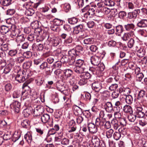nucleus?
<instances>
[{
    "label": "nucleus",
    "mask_w": 147,
    "mask_h": 147,
    "mask_svg": "<svg viewBox=\"0 0 147 147\" xmlns=\"http://www.w3.org/2000/svg\"><path fill=\"white\" fill-rule=\"evenodd\" d=\"M76 66L74 67V70L76 73H81L85 71L86 65L84 61L81 59H77L76 61Z\"/></svg>",
    "instance_id": "1"
},
{
    "label": "nucleus",
    "mask_w": 147,
    "mask_h": 147,
    "mask_svg": "<svg viewBox=\"0 0 147 147\" xmlns=\"http://www.w3.org/2000/svg\"><path fill=\"white\" fill-rule=\"evenodd\" d=\"M137 102H140L144 106H145L147 103V95L146 94V92L144 90L139 91L138 96L136 98Z\"/></svg>",
    "instance_id": "2"
},
{
    "label": "nucleus",
    "mask_w": 147,
    "mask_h": 147,
    "mask_svg": "<svg viewBox=\"0 0 147 147\" xmlns=\"http://www.w3.org/2000/svg\"><path fill=\"white\" fill-rule=\"evenodd\" d=\"M10 29L13 31V33L18 31V29H17L16 26L14 25H13L10 27L5 25L1 26L0 27V32L2 34L4 35L9 32Z\"/></svg>",
    "instance_id": "3"
},
{
    "label": "nucleus",
    "mask_w": 147,
    "mask_h": 147,
    "mask_svg": "<svg viewBox=\"0 0 147 147\" xmlns=\"http://www.w3.org/2000/svg\"><path fill=\"white\" fill-rule=\"evenodd\" d=\"M21 72V71L19 72L15 77L16 80L20 83L23 82L26 79L30 76V75L27 71L25 72L24 71L22 73Z\"/></svg>",
    "instance_id": "4"
},
{
    "label": "nucleus",
    "mask_w": 147,
    "mask_h": 147,
    "mask_svg": "<svg viewBox=\"0 0 147 147\" xmlns=\"http://www.w3.org/2000/svg\"><path fill=\"white\" fill-rule=\"evenodd\" d=\"M73 73V71L69 69H64L63 71V74L64 75V76L62 77V78L63 81L67 80L69 78H70L74 76Z\"/></svg>",
    "instance_id": "5"
},
{
    "label": "nucleus",
    "mask_w": 147,
    "mask_h": 147,
    "mask_svg": "<svg viewBox=\"0 0 147 147\" xmlns=\"http://www.w3.org/2000/svg\"><path fill=\"white\" fill-rule=\"evenodd\" d=\"M44 111L45 109L42 106L38 105L34 109L33 114L34 116H38L42 114Z\"/></svg>",
    "instance_id": "6"
},
{
    "label": "nucleus",
    "mask_w": 147,
    "mask_h": 147,
    "mask_svg": "<svg viewBox=\"0 0 147 147\" xmlns=\"http://www.w3.org/2000/svg\"><path fill=\"white\" fill-rule=\"evenodd\" d=\"M135 48L137 51V56L141 57H143L146 53L145 49L143 47H141L139 44L136 45Z\"/></svg>",
    "instance_id": "7"
},
{
    "label": "nucleus",
    "mask_w": 147,
    "mask_h": 147,
    "mask_svg": "<svg viewBox=\"0 0 147 147\" xmlns=\"http://www.w3.org/2000/svg\"><path fill=\"white\" fill-rule=\"evenodd\" d=\"M35 129L37 134L34 136L33 139L36 142L39 141L40 140V136L45 134L44 130L39 127L36 128Z\"/></svg>",
    "instance_id": "8"
},
{
    "label": "nucleus",
    "mask_w": 147,
    "mask_h": 147,
    "mask_svg": "<svg viewBox=\"0 0 147 147\" xmlns=\"http://www.w3.org/2000/svg\"><path fill=\"white\" fill-rule=\"evenodd\" d=\"M61 37L63 39H65L64 42L66 44L71 43L73 42V39L70 35H68L66 33H63L61 35Z\"/></svg>",
    "instance_id": "9"
},
{
    "label": "nucleus",
    "mask_w": 147,
    "mask_h": 147,
    "mask_svg": "<svg viewBox=\"0 0 147 147\" xmlns=\"http://www.w3.org/2000/svg\"><path fill=\"white\" fill-rule=\"evenodd\" d=\"M20 105L21 104L19 102L15 101L10 105V107L13 110L15 113H17L20 111Z\"/></svg>",
    "instance_id": "10"
},
{
    "label": "nucleus",
    "mask_w": 147,
    "mask_h": 147,
    "mask_svg": "<svg viewBox=\"0 0 147 147\" xmlns=\"http://www.w3.org/2000/svg\"><path fill=\"white\" fill-rule=\"evenodd\" d=\"M90 60L92 65L94 66H98L100 62V57L96 55L91 57Z\"/></svg>",
    "instance_id": "11"
},
{
    "label": "nucleus",
    "mask_w": 147,
    "mask_h": 147,
    "mask_svg": "<svg viewBox=\"0 0 147 147\" xmlns=\"http://www.w3.org/2000/svg\"><path fill=\"white\" fill-rule=\"evenodd\" d=\"M88 129L89 132L93 134L96 133L98 131L97 125L92 123H88Z\"/></svg>",
    "instance_id": "12"
},
{
    "label": "nucleus",
    "mask_w": 147,
    "mask_h": 147,
    "mask_svg": "<svg viewBox=\"0 0 147 147\" xmlns=\"http://www.w3.org/2000/svg\"><path fill=\"white\" fill-rule=\"evenodd\" d=\"M47 41L52 44L53 46L56 47L59 44L60 40L58 37H53L51 38L48 37L47 38Z\"/></svg>",
    "instance_id": "13"
},
{
    "label": "nucleus",
    "mask_w": 147,
    "mask_h": 147,
    "mask_svg": "<svg viewBox=\"0 0 147 147\" xmlns=\"http://www.w3.org/2000/svg\"><path fill=\"white\" fill-rule=\"evenodd\" d=\"M139 9H136L131 12H129L128 14V17L130 19H135L136 18L137 15L140 13Z\"/></svg>",
    "instance_id": "14"
},
{
    "label": "nucleus",
    "mask_w": 147,
    "mask_h": 147,
    "mask_svg": "<svg viewBox=\"0 0 147 147\" xmlns=\"http://www.w3.org/2000/svg\"><path fill=\"white\" fill-rule=\"evenodd\" d=\"M92 88L96 91L98 92L102 88V84L100 82H95L92 84Z\"/></svg>",
    "instance_id": "15"
},
{
    "label": "nucleus",
    "mask_w": 147,
    "mask_h": 147,
    "mask_svg": "<svg viewBox=\"0 0 147 147\" xmlns=\"http://www.w3.org/2000/svg\"><path fill=\"white\" fill-rule=\"evenodd\" d=\"M134 36V31H130L128 32L125 33L122 38L124 41H127L130 37H133Z\"/></svg>",
    "instance_id": "16"
},
{
    "label": "nucleus",
    "mask_w": 147,
    "mask_h": 147,
    "mask_svg": "<svg viewBox=\"0 0 147 147\" xmlns=\"http://www.w3.org/2000/svg\"><path fill=\"white\" fill-rule=\"evenodd\" d=\"M92 142L94 147H98L100 144V140L98 137L95 136H93L92 138Z\"/></svg>",
    "instance_id": "17"
},
{
    "label": "nucleus",
    "mask_w": 147,
    "mask_h": 147,
    "mask_svg": "<svg viewBox=\"0 0 147 147\" xmlns=\"http://www.w3.org/2000/svg\"><path fill=\"white\" fill-rule=\"evenodd\" d=\"M104 107L105 110L108 112L111 113L113 110V105L111 102H107L105 104Z\"/></svg>",
    "instance_id": "18"
},
{
    "label": "nucleus",
    "mask_w": 147,
    "mask_h": 147,
    "mask_svg": "<svg viewBox=\"0 0 147 147\" xmlns=\"http://www.w3.org/2000/svg\"><path fill=\"white\" fill-rule=\"evenodd\" d=\"M73 109L75 115L78 116L81 115L82 113V109L79 107L74 105L73 107Z\"/></svg>",
    "instance_id": "19"
},
{
    "label": "nucleus",
    "mask_w": 147,
    "mask_h": 147,
    "mask_svg": "<svg viewBox=\"0 0 147 147\" xmlns=\"http://www.w3.org/2000/svg\"><path fill=\"white\" fill-rule=\"evenodd\" d=\"M8 49V44L4 43L3 40L0 38V50L2 51H6Z\"/></svg>",
    "instance_id": "20"
},
{
    "label": "nucleus",
    "mask_w": 147,
    "mask_h": 147,
    "mask_svg": "<svg viewBox=\"0 0 147 147\" xmlns=\"http://www.w3.org/2000/svg\"><path fill=\"white\" fill-rule=\"evenodd\" d=\"M18 31L14 33L15 34H14L13 33H12L13 36H16V41L18 43H20L24 41L25 40L24 35L23 34L18 35V34H17V35L16 36V33Z\"/></svg>",
    "instance_id": "21"
},
{
    "label": "nucleus",
    "mask_w": 147,
    "mask_h": 147,
    "mask_svg": "<svg viewBox=\"0 0 147 147\" xmlns=\"http://www.w3.org/2000/svg\"><path fill=\"white\" fill-rule=\"evenodd\" d=\"M95 14V9L92 7H90L88 11L84 14V16L85 18H87L88 16H92L94 15Z\"/></svg>",
    "instance_id": "22"
},
{
    "label": "nucleus",
    "mask_w": 147,
    "mask_h": 147,
    "mask_svg": "<svg viewBox=\"0 0 147 147\" xmlns=\"http://www.w3.org/2000/svg\"><path fill=\"white\" fill-rule=\"evenodd\" d=\"M32 132L28 131L24 136V138L28 143H30L32 140Z\"/></svg>",
    "instance_id": "23"
},
{
    "label": "nucleus",
    "mask_w": 147,
    "mask_h": 147,
    "mask_svg": "<svg viewBox=\"0 0 147 147\" xmlns=\"http://www.w3.org/2000/svg\"><path fill=\"white\" fill-rule=\"evenodd\" d=\"M77 74H80L79 76L81 78H83L87 80L90 77V74L88 72H85L84 71H83L81 73H77Z\"/></svg>",
    "instance_id": "24"
},
{
    "label": "nucleus",
    "mask_w": 147,
    "mask_h": 147,
    "mask_svg": "<svg viewBox=\"0 0 147 147\" xmlns=\"http://www.w3.org/2000/svg\"><path fill=\"white\" fill-rule=\"evenodd\" d=\"M69 55L71 56L77 57L79 56V53L75 49H72L68 51Z\"/></svg>",
    "instance_id": "25"
},
{
    "label": "nucleus",
    "mask_w": 147,
    "mask_h": 147,
    "mask_svg": "<svg viewBox=\"0 0 147 147\" xmlns=\"http://www.w3.org/2000/svg\"><path fill=\"white\" fill-rule=\"evenodd\" d=\"M125 30L128 31H133V30H134L135 25L133 23L127 24L124 26Z\"/></svg>",
    "instance_id": "26"
},
{
    "label": "nucleus",
    "mask_w": 147,
    "mask_h": 147,
    "mask_svg": "<svg viewBox=\"0 0 147 147\" xmlns=\"http://www.w3.org/2000/svg\"><path fill=\"white\" fill-rule=\"evenodd\" d=\"M137 26L140 28H144L147 26V20H142L137 24Z\"/></svg>",
    "instance_id": "27"
},
{
    "label": "nucleus",
    "mask_w": 147,
    "mask_h": 147,
    "mask_svg": "<svg viewBox=\"0 0 147 147\" xmlns=\"http://www.w3.org/2000/svg\"><path fill=\"white\" fill-rule=\"evenodd\" d=\"M49 115L47 114L43 115L41 117V121L43 123H46L49 122Z\"/></svg>",
    "instance_id": "28"
},
{
    "label": "nucleus",
    "mask_w": 147,
    "mask_h": 147,
    "mask_svg": "<svg viewBox=\"0 0 147 147\" xmlns=\"http://www.w3.org/2000/svg\"><path fill=\"white\" fill-rule=\"evenodd\" d=\"M105 122L106 119H100L98 118L96 119L95 123L97 126H104Z\"/></svg>",
    "instance_id": "29"
},
{
    "label": "nucleus",
    "mask_w": 147,
    "mask_h": 147,
    "mask_svg": "<svg viewBox=\"0 0 147 147\" xmlns=\"http://www.w3.org/2000/svg\"><path fill=\"white\" fill-rule=\"evenodd\" d=\"M18 48L10 50L8 52V54L11 57H16L18 55Z\"/></svg>",
    "instance_id": "30"
},
{
    "label": "nucleus",
    "mask_w": 147,
    "mask_h": 147,
    "mask_svg": "<svg viewBox=\"0 0 147 147\" xmlns=\"http://www.w3.org/2000/svg\"><path fill=\"white\" fill-rule=\"evenodd\" d=\"M116 34L119 36L121 35L123 31V26L121 25H119L116 27Z\"/></svg>",
    "instance_id": "31"
},
{
    "label": "nucleus",
    "mask_w": 147,
    "mask_h": 147,
    "mask_svg": "<svg viewBox=\"0 0 147 147\" xmlns=\"http://www.w3.org/2000/svg\"><path fill=\"white\" fill-rule=\"evenodd\" d=\"M123 111L124 112L129 114L132 113V109L131 107L129 105H125L123 108Z\"/></svg>",
    "instance_id": "32"
},
{
    "label": "nucleus",
    "mask_w": 147,
    "mask_h": 147,
    "mask_svg": "<svg viewBox=\"0 0 147 147\" xmlns=\"http://www.w3.org/2000/svg\"><path fill=\"white\" fill-rule=\"evenodd\" d=\"M94 39L92 38H87L86 37L83 40L85 45H90L93 43Z\"/></svg>",
    "instance_id": "33"
},
{
    "label": "nucleus",
    "mask_w": 147,
    "mask_h": 147,
    "mask_svg": "<svg viewBox=\"0 0 147 147\" xmlns=\"http://www.w3.org/2000/svg\"><path fill=\"white\" fill-rule=\"evenodd\" d=\"M3 85L4 89L6 91L9 92L12 89V86L10 83L7 82H4Z\"/></svg>",
    "instance_id": "34"
},
{
    "label": "nucleus",
    "mask_w": 147,
    "mask_h": 147,
    "mask_svg": "<svg viewBox=\"0 0 147 147\" xmlns=\"http://www.w3.org/2000/svg\"><path fill=\"white\" fill-rule=\"evenodd\" d=\"M56 87L57 89L61 92L63 94H65L66 91L65 89V86L61 85L59 83H57L56 84Z\"/></svg>",
    "instance_id": "35"
},
{
    "label": "nucleus",
    "mask_w": 147,
    "mask_h": 147,
    "mask_svg": "<svg viewBox=\"0 0 147 147\" xmlns=\"http://www.w3.org/2000/svg\"><path fill=\"white\" fill-rule=\"evenodd\" d=\"M83 26L82 24H80L75 26L74 28V32L76 34H78L81 32L83 29Z\"/></svg>",
    "instance_id": "36"
},
{
    "label": "nucleus",
    "mask_w": 147,
    "mask_h": 147,
    "mask_svg": "<svg viewBox=\"0 0 147 147\" xmlns=\"http://www.w3.org/2000/svg\"><path fill=\"white\" fill-rule=\"evenodd\" d=\"M111 123L113 127L115 129H117L120 126L118 121L116 119H114L112 120Z\"/></svg>",
    "instance_id": "37"
},
{
    "label": "nucleus",
    "mask_w": 147,
    "mask_h": 147,
    "mask_svg": "<svg viewBox=\"0 0 147 147\" xmlns=\"http://www.w3.org/2000/svg\"><path fill=\"white\" fill-rule=\"evenodd\" d=\"M12 64L11 63H9L5 66L3 71V73L5 74H7L10 71L12 67Z\"/></svg>",
    "instance_id": "38"
},
{
    "label": "nucleus",
    "mask_w": 147,
    "mask_h": 147,
    "mask_svg": "<svg viewBox=\"0 0 147 147\" xmlns=\"http://www.w3.org/2000/svg\"><path fill=\"white\" fill-rule=\"evenodd\" d=\"M125 102L129 105L131 104L133 101V98L130 95L126 96L125 99Z\"/></svg>",
    "instance_id": "39"
},
{
    "label": "nucleus",
    "mask_w": 147,
    "mask_h": 147,
    "mask_svg": "<svg viewBox=\"0 0 147 147\" xmlns=\"http://www.w3.org/2000/svg\"><path fill=\"white\" fill-rule=\"evenodd\" d=\"M54 24L57 26L62 25L63 22V21L61 20L55 18L53 20Z\"/></svg>",
    "instance_id": "40"
},
{
    "label": "nucleus",
    "mask_w": 147,
    "mask_h": 147,
    "mask_svg": "<svg viewBox=\"0 0 147 147\" xmlns=\"http://www.w3.org/2000/svg\"><path fill=\"white\" fill-rule=\"evenodd\" d=\"M32 64V61H31L28 60V61L25 62L23 65V66L24 68L26 69H28L30 68Z\"/></svg>",
    "instance_id": "41"
},
{
    "label": "nucleus",
    "mask_w": 147,
    "mask_h": 147,
    "mask_svg": "<svg viewBox=\"0 0 147 147\" xmlns=\"http://www.w3.org/2000/svg\"><path fill=\"white\" fill-rule=\"evenodd\" d=\"M12 0H1L0 3L4 6H7L11 3Z\"/></svg>",
    "instance_id": "42"
},
{
    "label": "nucleus",
    "mask_w": 147,
    "mask_h": 147,
    "mask_svg": "<svg viewBox=\"0 0 147 147\" xmlns=\"http://www.w3.org/2000/svg\"><path fill=\"white\" fill-rule=\"evenodd\" d=\"M35 81L37 85L40 86L44 82V80L43 78L38 77L36 78L35 79Z\"/></svg>",
    "instance_id": "43"
},
{
    "label": "nucleus",
    "mask_w": 147,
    "mask_h": 147,
    "mask_svg": "<svg viewBox=\"0 0 147 147\" xmlns=\"http://www.w3.org/2000/svg\"><path fill=\"white\" fill-rule=\"evenodd\" d=\"M105 4L107 6L111 7L114 6L115 2L113 0H105Z\"/></svg>",
    "instance_id": "44"
},
{
    "label": "nucleus",
    "mask_w": 147,
    "mask_h": 147,
    "mask_svg": "<svg viewBox=\"0 0 147 147\" xmlns=\"http://www.w3.org/2000/svg\"><path fill=\"white\" fill-rule=\"evenodd\" d=\"M134 45V40L132 38H131L127 43L128 47L129 48H131Z\"/></svg>",
    "instance_id": "45"
},
{
    "label": "nucleus",
    "mask_w": 147,
    "mask_h": 147,
    "mask_svg": "<svg viewBox=\"0 0 147 147\" xmlns=\"http://www.w3.org/2000/svg\"><path fill=\"white\" fill-rule=\"evenodd\" d=\"M68 21L69 24L74 25L76 24L78 22V19L76 18L73 17L69 18Z\"/></svg>",
    "instance_id": "46"
},
{
    "label": "nucleus",
    "mask_w": 147,
    "mask_h": 147,
    "mask_svg": "<svg viewBox=\"0 0 147 147\" xmlns=\"http://www.w3.org/2000/svg\"><path fill=\"white\" fill-rule=\"evenodd\" d=\"M31 113L30 109H25L23 111V113L24 117H28Z\"/></svg>",
    "instance_id": "47"
},
{
    "label": "nucleus",
    "mask_w": 147,
    "mask_h": 147,
    "mask_svg": "<svg viewBox=\"0 0 147 147\" xmlns=\"http://www.w3.org/2000/svg\"><path fill=\"white\" fill-rule=\"evenodd\" d=\"M40 68L42 70H46L48 69L49 67L48 66L47 63L46 62H44L42 63L40 66Z\"/></svg>",
    "instance_id": "48"
},
{
    "label": "nucleus",
    "mask_w": 147,
    "mask_h": 147,
    "mask_svg": "<svg viewBox=\"0 0 147 147\" xmlns=\"http://www.w3.org/2000/svg\"><path fill=\"white\" fill-rule=\"evenodd\" d=\"M34 11L32 8L27 9L25 11V14L28 16H31L34 14Z\"/></svg>",
    "instance_id": "49"
},
{
    "label": "nucleus",
    "mask_w": 147,
    "mask_h": 147,
    "mask_svg": "<svg viewBox=\"0 0 147 147\" xmlns=\"http://www.w3.org/2000/svg\"><path fill=\"white\" fill-rule=\"evenodd\" d=\"M29 96V93L27 91H25L23 92L22 93V95L21 97V100H24L25 99L28 98Z\"/></svg>",
    "instance_id": "50"
},
{
    "label": "nucleus",
    "mask_w": 147,
    "mask_h": 147,
    "mask_svg": "<svg viewBox=\"0 0 147 147\" xmlns=\"http://www.w3.org/2000/svg\"><path fill=\"white\" fill-rule=\"evenodd\" d=\"M12 136L10 132H8L5 133L3 135V140H7L11 137Z\"/></svg>",
    "instance_id": "51"
},
{
    "label": "nucleus",
    "mask_w": 147,
    "mask_h": 147,
    "mask_svg": "<svg viewBox=\"0 0 147 147\" xmlns=\"http://www.w3.org/2000/svg\"><path fill=\"white\" fill-rule=\"evenodd\" d=\"M61 62L57 61L55 62L53 64V68L58 69L61 67Z\"/></svg>",
    "instance_id": "52"
},
{
    "label": "nucleus",
    "mask_w": 147,
    "mask_h": 147,
    "mask_svg": "<svg viewBox=\"0 0 147 147\" xmlns=\"http://www.w3.org/2000/svg\"><path fill=\"white\" fill-rule=\"evenodd\" d=\"M139 125L142 126H144L147 124V119L146 118H143L139 121Z\"/></svg>",
    "instance_id": "53"
},
{
    "label": "nucleus",
    "mask_w": 147,
    "mask_h": 147,
    "mask_svg": "<svg viewBox=\"0 0 147 147\" xmlns=\"http://www.w3.org/2000/svg\"><path fill=\"white\" fill-rule=\"evenodd\" d=\"M121 110L120 108H118V109H117V111L115 112L114 114L115 117V118H118L120 119L121 118V113H120V111Z\"/></svg>",
    "instance_id": "54"
},
{
    "label": "nucleus",
    "mask_w": 147,
    "mask_h": 147,
    "mask_svg": "<svg viewBox=\"0 0 147 147\" xmlns=\"http://www.w3.org/2000/svg\"><path fill=\"white\" fill-rule=\"evenodd\" d=\"M22 126L23 127L25 128H27L29 126V122L28 120H24L21 123Z\"/></svg>",
    "instance_id": "55"
},
{
    "label": "nucleus",
    "mask_w": 147,
    "mask_h": 147,
    "mask_svg": "<svg viewBox=\"0 0 147 147\" xmlns=\"http://www.w3.org/2000/svg\"><path fill=\"white\" fill-rule=\"evenodd\" d=\"M31 26L34 29H35L38 28L39 27L38 22L37 21H36L32 22L31 24Z\"/></svg>",
    "instance_id": "56"
},
{
    "label": "nucleus",
    "mask_w": 147,
    "mask_h": 147,
    "mask_svg": "<svg viewBox=\"0 0 147 147\" xmlns=\"http://www.w3.org/2000/svg\"><path fill=\"white\" fill-rule=\"evenodd\" d=\"M144 77V74L142 73H139L136 74V80L139 82H141Z\"/></svg>",
    "instance_id": "57"
},
{
    "label": "nucleus",
    "mask_w": 147,
    "mask_h": 147,
    "mask_svg": "<svg viewBox=\"0 0 147 147\" xmlns=\"http://www.w3.org/2000/svg\"><path fill=\"white\" fill-rule=\"evenodd\" d=\"M136 115L132 114V113L130 114L128 116V118L129 121L133 122H134L136 119Z\"/></svg>",
    "instance_id": "58"
},
{
    "label": "nucleus",
    "mask_w": 147,
    "mask_h": 147,
    "mask_svg": "<svg viewBox=\"0 0 147 147\" xmlns=\"http://www.w3.org/2000/svg\"><path fill=\"white\" fill-rule=\"evenodd\" d=\"M25 59L23 57L21 56L18 57L16 59V61L18 63H21L25 60Z\"/></svg>",
    "instance_id": "59"
},
{
    "label": "nucleus",
    "mask_w": 147,
    "mask_h": 147,
    "mask_svg": "<svg viewBox=\"0 0 147 147\" xmlns=\"http://www.w3.org/2000/svg\"><path fill=\"white\" fill-rule=\"evenodd\" d=\"M119 122L120 123V126L121 127H124L126 125V122L125 119L123 118H121L119 119Z\"/></svg>",
    "instance_id": "60"
},
{
    "label": "nucleus",
    "mask_w": 147,
    "mask_h": 147,
    "mask_svg": "<svg viewBox=\"0 0 147 147\" xmlns=\"http://www.w3.org/2000/svg\"><path fill=\"white\" fill-rule=\"evenodd\" d=\"M23 56L27 58H30L32 56V53L30 51H27L24 52L23 54Z\"/></svg>",
    "instance_id": "61"
},
{
    "label": "nucleus",
    "mask_w": 147,
    "mask_h": 147,
    "mask_svg": "<svg viewBox=\"0 0 147 147\" xmlns=\"http://www.w3.org/2000/svg\"><path fill=\"white\" fill-rule=\"evenodd\" d=\"M113 132V130L112 129H110L106 131V136L108 138H111Z\"/></svg>",
    "instance_id": "62"
},
{
    "label": "nucleus",
    "mask_w": 147,
    "mask_h": 147,
    "mask_svg": "<svg viewBox=\"0 0 147 147\" xmlns=\"http://www.w3.org/2000/svg\"><path fill=\"white\" fill-rule=\"evenodd\" d=\"M83 97L84 100L86 101H90L91 98L90 94L88 93H86L83 96Z\"/></svg>",
    "instance_id": "63"
},
{
    "label": "nucleus",
    "mask_w": 147,
    "mask_h": 147,
    "mask_svg": "<svg viewBox=\"0 0 147 147\" xmlns=\"http://www.w3.org/2000/svg\"><path fill=\"white\" fill-rule=\"evenodd\" d=\"M113 138L116 140H119L121 137V134L119 132H115L113 135Z\"/></svg>",
    "instance_id": "64"
}]
</instances>
